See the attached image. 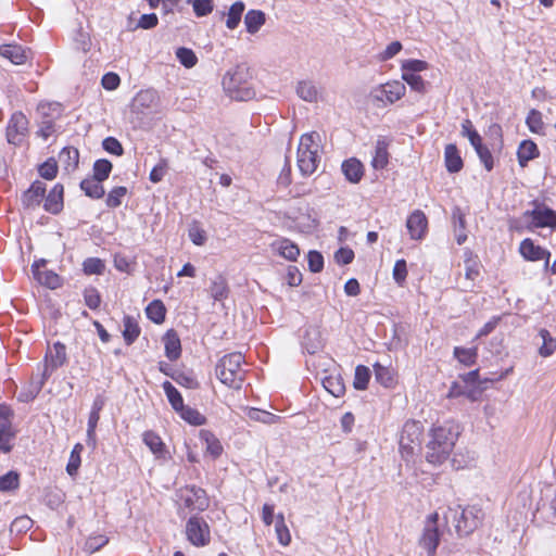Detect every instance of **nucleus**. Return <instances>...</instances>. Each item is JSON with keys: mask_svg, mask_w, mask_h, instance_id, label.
Returning <instances> with one entry per match:
<instances>
[{"mask_svg": "<svg viewBox=\"0 0 556 556\" xmlns=\"http://www.w3.org/2000/svg\"><path fill=\"white\" fill-rule=\"evenodd\" d=\"M128 190L124 186L114 187L106 197L105 204L108 207L115 208L122 204L123 198L127 194Z\"/></svg>", "mask_w": 556, "mask_h": 556, "instance_id": "37998d69", "label": "nucleus"}, {"mask_svg": "<svg viewBox=\"0 0 556 556\" xmlns=\"http://www.w3.org/2000/svg\"><path fill=\"white\" fill-rule=\"evenodd\" d=\"M476 153L478 154V156H479L481 163L484 165L485 169L488 172L492 170L493 166H494V161H493V156H492V153L489 150V148L484 146L483 148L477 150Z\"/></svg>", "mask_w": 556, "mask_h": 556, "instance_id": "774afa93", "label": "nucleus"}, {"mask_svg": "<svg viewBox=\"0 0 556 556\" xmlns=\"http://www.w3.org/2000/svg\"><path fill=\"white\" fill-rule=\"evenodd\" d=\"M18 475L15 471H9L0 477V491H11L18 488Z\"/></svg>", "mask_w": 556, "mask_h": 556, "instance_id": "6e6d98bb", "label": "nucleus"}, {"mask_svg": "<svg viewBox=\"0 0 556 556\" xmlns=\"http://www.w3.org/2000/svg\"><path fill=\"white\" fill-rule=\"evenodd\" d=\"M271 248L280 256L291 262L296 261L298 256L300 255L299 247L287 238L277 239L271 243Z\"/></svg>", "mask_w": 556, "mask_h": 556, "instance_id": "aec40b11", "label": "nucleus"}, {"mask_svg": "<svg viewBox=\"0 0 556 556\" xmlns=\"http://www.w3.org/2000/svg\"><path fill=\"white\" fill-rule=\"evenodd\" d=\"M402 79L410 87L412 90L418 93H425L427 83L419 74H402Z\"/></svg>", "mask_w": 556, "mask_h": 556, "instance_id": "8fccbe9b", "label": "nucleus"}, {"mask_svg": "<svg viewBox=\"0 0 556 556\" xmlns=\"http://www.w3.org/2000/svg\"><path fill=\"white\" fill-rule=\"evenodd\" d=\"M324 388L333 396L339 397L344 394L345 387L340 377H326L323 379Z\"/></svg>", "mask_w": 556, "mask_h": 556, "instance_id": "ea45409f", "label": "nucleus"}, {"mask_svg": "<svg viewBox=\"0 0 556 556\" xmlns=\"http://www.w3.org/2000/svg\"><path fill=\"white\" fill-rule=\"evenodd\" d=\"M157 93L152 89L139 91L131 102V111L138 114H149L157 105Z\"/></svg>", "mask_w": 556, "mask_h": 556, "instance_id": "f8f14e48", "label": "nucleus"}, {"mask_svg": "<svg viewBox=\"0 0 556 556\" xmlns=\"http://www.w3.org/2000/svg\"><path fill=\"white\" fill-rule=\"evenodd\" d=\"M480 275V263L471 256L465 260V281L460 282L464 291H469L473 287L475 280Z\"/></svg>", "mask_w": 556, "mask_h": 556, "instance_id": "b1692460", "label": "nucleus"}, {"mask_svg": "<svg viewBox=\"0 0 556 556\" xmlns=\"http://www.w3.org/2000/svg\"><path fill=\"white\" fill-rule=\"evenodd\" d=\"M208 292L215 301H223L228 296V286L224 277L217 276L212 280Z\"/></svg>", "mask_w": 556, "mask_h": 556, "instance_id": "72a5a7b5", "label": "nucleus"}, {"mask_svg": "<svg viewBox=\"0 0 556 556\" xmlns=\"http://www.w3.org/2000/svg\"><path fill=\"white\" fill-rule=\"evenodd\" d=\"M370 379V370L364 365H358L355 368L354 388L357 390H365Z\"/></svg>", "mask_w": 556, "mask_h": 556, "instance_id": "a18cd8bd", "label": "nucleus"}, {"mask_svg": "<svg viewBox=\"0 0 556 556\" xmlns=\"http://www.w3.org/2000/svg\"><path fill=\"white\" fill-rule=\"evenodd\" d=\"M452 518L455 522V530L459 536H467L477 530L484 518L483 510L478 505L460 506L448 508L445 519Z\"/></svg>", "mask_w": 556, "mask_h": 556, "instance_id": "7ed1b4c3", "label": "nucleus"}, {"mask_svg": "<svg viewBox=\"0 0 556 556\" xmlns=\"http://www.w3.org/2000/svg\"><path fill=\"white\" fill-rule=\"evenodd\" d=\"M109 539L103 534L90 535L86 542L84 549L90 554L98 552L101 547L108 544Z\"/></svg>", "mask_w": 556, "mask_h": 556, "instance_id": "603ef678", "label": "nucleus"}, {"mask_svg": "<svg viewBox=\"0 0 556 556\" xmlns=\"http://www.w3.org/2000/svg\"><path fill=\"white\" fill-rule=\"evenodd\" d=\"M295 92L303 101L317 102L320 99V90L312 80H300L296 84Z\"/></svg>", "mask_w": 556, "mask_h": 556, "instance_id": "412c9836", "label": "nucleus"}, {"mask_svg": "<svg viewBox=\"0 0 556 556\" xmlns=\"http://www.w3.org/2000/svg\"><path fill=\"white\" fill-rule=\"evenodd\" d=\"M140 334V328L138 323L130 316L124 317V331L123 337L125 342L130 345Z\"/></svg>", "mask_w": 556, "mask_h": 556, "instance_id": "c9c22d12", "label": "nucleus"}, {"mask_svg": "<svg viewBox=\"0 0 556 556\" xmlns=\"http://www.w3.org/2000/svg\"><path fill=\"white\" fill-rule=\"evenodd\" d=\"M63 192L64 188L61 184H56L49 192V194L45 195L43 207L47 212L51 214H58L63 208Z\"/></svg>", "mask_w": 556, "mask_h": 556, "instance_id": "6ab92c4d", "label": "nucleus"}, {"mask_svg": "<svg viewBox=\"0 0 556 556\" xmlns=\"http://www.w3.org/2000/svg\"><path fill=\"white\" fill-rule=\"evenodd\" d=\"M540 337L543 340L541 348L539 349V354L543 357L551 356L556 350V339L553 338L548 330L541 329L539 332Z\"/></svg>", "mask_w": 556, "mask_h": 556, "instance_id": "4c0bfd02", "label": "nucleus"}, {"mask_svg": "<svg viewBox=\"0 0 556 556\" xmlns=\"http://www.w3.org/2000/svg\"><path fill=\"white\" fill-rule=\"evenodd\" d=\"M163 390L175 410L179 412L184 408L185 405L181 394L169 381L163 383Z\"/></svg>", "mask_w": 556, "mask_h": 556, "instance_id": "e433bc0d", "label": "nucleus"}, {"mask_svg": "<svg viewBox=\"0 0 556 556\" xmlns=\"http://www.w3.org/2000/svg\"><path fill=\"white\" fill-rule=\"evenodd\" d=\"M428 63L422 60H405L402 62L401 70L402 74H418L428 68Z\"/></svg>", "mask_w": 556, "mask_h": 556, "instance_id": "09e8293b", "label": "nucleus"}, {"mask_svg": "<svg viewBox=\"0 0 556 556\" xmlns=\"http://www.w3.org/2000/svg\"><path fill=\"white\" fill-rule=\"evenodd\" d=\"M99 413L90 412L87 428V443L92 446H96V428L99 422Z\"/></svg>", "mask_w": 556, "mask_h": 556, "instance_id": "13d9d810", "label": "nucleus"}, {"mask_svg": "<svg viewBox=\"0 0 556 556\" xmlns=\"http://www.w3.org/2000/svg\"><path fill=\"white\" fill-rule=\"evenodd\" d=\"M83 451V445L80 443H77L70 457V462L66 466V471L70 476H74L77 473V470L80 466V452Z\"/></svg>", "mask_w": 556, "mask_h": 556, "instance_id": "5fc2aeb1", "label": "nucleus"}, {"mask_svg": "<svg viewBox=\"0 0 556 556\" xmlns=\"http://www.w3.org/2000/svg\"><path fill=\"white\" fill-rule=\"evenodd\" d=\"M422 430L420 421L408 420L404 424L399 440L400 452L404 459L407 460L420 451Z\"/></svg>", "mask_w": 556, "mask_h": 556, "instance_id": "423d86ee", "label": "nucleus"}, {"mask_svg": "<svg viewBox=\"0 0 556 556\" xmlns=\"http://www.w3.org/2000/svg\"><path fill=\"white\" fill-rule=\"evenodd\" d=\"M389 162L388 144L384 139H378L371 165L375 169H382Z\"/></svg>", "mask_w": 556, "mask_h": 556, "instance_id": "7c9ffc66", "label": "nucleus"}, {"mask_svg": "<svg viewBox=\"0 0 556 556\" xmlns=\"http://www.w3.org/2000/svg\"><path fill=\"white\" fill-rule=\"evenodd\" d=\"M191 4L197 16H206L213 11V0H187Z\"/></svg>", "mask_w": 556, "mask_h": 556, "instance_id": "864d4df0", "label": "nucleus"}, {"mask_svg": "<svg viewBox=\"0 0 556 556\" xmlns=\"http://www.w3.org/2000/svg\"><path fill=\"white\" fill-rule=\"evenodd\" d=\"M405 91L406 87L403 83L393 80L375 87L370 97L377 102L394 103L405 94Z\"/></svg>", "mask_w": 556, "mask_h": 556, "instance_id": "6e6552de", "label": "nucleus"}, {"mask_svg": "<svg viewBox=\"0 0 556 556\" xmlns=\"http://www.w3.org/2000/svg\"><path fill=\"white\" fill-rule=\"evenodd\" d=\"M27 129L28 121L26 116L21 112L14 113L7 127V138L9 143L15 146L20 144L23 137L26 135Z\"/></svg>", "mask_w": 556, "mask_h": 556, "instance_id": "9b49d317", "label": "nucleus"}, {"mask_svg": "<svg viewBox=\"0 0 556 556\" xmlns=\"http://www.w3.org/2000/svg\"><path fill=\"white\" fill-rule=\"evenodd\" d=\"M334 260L338 264L348 265L354 260V252L350 248H340L334 253Z\"/></svg>", "mask_w": 556, "mask_h": 556, "instance_id": "338daca9", "label": "nucleus"}, {"mask_svg": "<svg viewBox=\"0 0 556 556\" xmlns=\"http://www.w3.org/2000/svg\"><path fill=\"white\" fill-rule=\"evenodd\" d=\"M102 147L106 152L117 156L122 155L124 152L121 142L114 137L105 138L102 142Z\"/></svg>", "mask_w": 556, "mask_h": 556, "instance_id": "69168bd1", "label": "nucleus"}, {"mask_svg": "<svg viewBox=\"0 0 556 556\" xmlns=\"http://www.w3.org/2000/svg\"><path fill=\"white\" fill-rule=\"evenodd\" d=\"M186 534L194 546H205L210 543V528L202 518L191 517L186 525Z\"/></svg>", "mask_w": 556, "mask_h": 556, "instance_id": "9d476101", "label": "nucleus"}, {"mask_svg": "<svg viewBox=\"0 0 556 556\" xmlns=\"http://www.w3.org/2000/svg\"><path fill=\"white\" fill-rule=\"evenodd\" d=\"M454 356L458 359L459 363L465 366H471L476 363L478 356L477 348L465 349L460 346H456L454 349Z\"/></svg>", "mask_w": 556, "mask_h": 556, "instance_id": "58836bf2", "label": "nucleus"}, {"mask_svg": "<svg viewBox=\"0 0 556 556\" xmlns=\"http://www.w3.org/2000/svg\"><path fill=\"white\" fill-rule=\"evenodd\" d=\"M532 225L538 228L556 227V212L548 207H538L531 211Z\"/></svg>", "mask_w": 556, "mask_h": 556, "instance_id": "a211bd4d", "label": "nucleus"}, {"mask_svg": "<svg viewBox=\"0 0 556 556\" xmlns=\"http://www.w3.org/2000/svg\"><path fill=\"white\" fill-rule=\"evenodd\" d=\"M147 317L155 324H162L165 319L166 308L162 301L154 300L146 308Z\"/></svg>", "mask_w": 556, "mask_h": 556, "instance_id": "f704fd0d", "label": "nucleus"}, {"mask_svg": "<svg viewBox=\"0 0 556 556\" xmlns=\"http://www.w3.org/2000/svg\"><path fill=\"white\" fill-rule=\"evenodd\" d=\"M407 266L405 260H397L393 267V279L400 286L406 280Z\"/></svg>", "mask_w": 556, "mask_h": 556, "instance_id": "0e129e2a", "label": "nucleus"}, {"mask_svg": "<svg viewBox=\"0 0 556 556\" xmlns=\"http://www.w3.org/2000/svg\"><path fill=\"white\" fill-rule=\"evenodd\" d=\"M102 182V180L92 176L87 177L81 180L80 189L91 199H101L105 194Z\"/></svg>", "mask_w": 556, "mask_h": 556, "instance_id": "a878e982", "label": "nucleus"}, {"mask_svg": "<svg viewBox=\"0 0 556 556\" xmlns=\"http://www.w3.org/2000/svg\"><path fill=\"white\" fill-rule=\"evenodd\" d=\"M67 361L66 346L61 342H55L48 349L45 362L42 364L41 376L33 379L30 383L29 394L26 399H34L42 389L47 379L59 367L63 366Z\"/></svg>", "mask_w": 556, "mask_h": 556, "instance_id": "20e7f679", "label": "nucleus"}, {"mask_svg": "<svg viewBox=\"0 0 556 556\" xmlns=\"http://www.w3.org/2000/svg\"><path fill=\"white\" fill-rule=\"evenodd\" d=\"M79 161V152L76 148L65 147L59 153V162L64 165L67 172L74 170Z\"/></svg>", "mask_w": 556, "mask_h": 556, "instance_id": "2f4dec72", "label": "nucleus"}, {"mask_svg": "<svg viewBox=\"0 0 556 556\" xmlns=\"http://www.w3.org/2000/svg\"><path fill=\"white\" fill-rule=\"evenodd\" d=\"M428 226V220L424 212L420 210L414 211L407 218L406 227L413 240H420L424 238Z\"/></svg>", "mask_w": 556, "mask_h": 556, "instance_id": "2eb2a0df", "label": "nucleus"}, {"mask_svg": "<svg viewBox=\"0 0 556 556\" xmlns=\"http://www.w3.org/2000/svg\"><path fill=\"white\" fill-rule=\"evenodd\" d=\"M45 265V260L35 262L31 266L33 275L40 285L50 289H56L60 286V277L52 270H42L41 267Z\"/></svg>", "mask_w": 556, "mask_h": 556, "instance_id": "dca6fc26", "label": "nucleus"}, {"mask_svg": "<svg viewBox=\"0 0 556 556\" xmlns=\"http://www.w3.org/2000/svg\"><path fill=\"white\" fill-rule=\"evenodd\" d=\"M39 174L42 178H46L49 180L55 178V176L58 174L56 162L53 159L46 161L43 164L40 165Z\"/></svg>", "mask_w": 556, "mask_h": 556, "instance_id": "e2e57ef3", "label": "nucleus"}, {"mask_svg": "<svg viewBox=\"0 0 556 556\" xmlns=\"http://www.w3.org/2000/svg\"><path fill=\"white\" fill-rule=\"evenodd\" d=\"M439 515H430L425 523L422 535L419 539V545L425 548L429 556H433L440 542V532L438 528Z\"/></svg>", "mask_w": 556, "mask_h": 556, "instance_id": "1a4fd4ad", "label": "nucleus"}, {"mask_svg": "<svg viewBox=\"0 0 556 556\" xmlns=\"http://www.w3.org/2000/svg\"><path fill=\"white\" fill-rule=\"evenodd\" d=\"M374 369L375 378L380 384L389 388L394 383L393 374L389 367L382 366L377 363L374 365Z\"/></svg>", "mask_w": 556, "mask_h": 556, "instance_id": "79ce46f5", "label": "nucleus"}, {"mask_svg": "<svg viewBox=\"0 0 556 556\" xmlns=\"http://www.w3.org/2000/svg\"><path fill=\"white\" fill-rule=\"evenodd\" d=\"M247 75L243 67H237L232 73H228L225 77L223 85L227 91L230 92L231 98L240 101H247L254 97V91L249 87L242 86L244 76Z\"/></svg>", "mask_w": 556, "mask_h": 556, "instance_id": "0eeeda50", "label": "nucleus"}, {"mask_svg": "<svg viewBox=\"0 0 556 556\" xmlns=\"http://www.w3.org/2000/svg\"><path fill=\"white\" fill-rule=\"evenodd\" d=\"M143 442L157 458L165 457V444L162 442L161 438L156 433L152 431L144 432Z\"/></svg>", "mask_w": 556, "mask_h": 556, "instance_id": "c756f323", "label": "nucleus"}, {"mask_svg": "<svg viewBox=\"0 0 556 556\" xmlns=\"http://www.w3.org/2000/svg\"><path fill=\"white\" fill-rule=\"evenodd\" d=\"M186 494H182V498L187 507L197 508L203 510L207 507V498L205 491L201 488L191 486L185 490Z\"/></svg>", "mask_w": 556, "mask_h": 556, "instance_id": "f3484780", "label": "nucleus"}, {"mask_svg": "<svg viewBox=\"0 0 556 556\" xmlns=\"http://www.w3.org/2000/svg\"><path fill=\"white\" fill-rule=\"evenodd\" d=\"M243 361L244 357L239 352L225 355L216 365V377L222 383L233 389H240L244 379V371L241 368Z\"/></svg>", "mask_w": 556, "mask_h": 556, "instance_id": "39448f33", "label": "nucleus"}, {"mask_svg": "<svg viewBox=\"0 0 556 556\" xmlns=\"http://www.w3.org/2000/svg\"><path fill=\"white\" fill-rule=\"evenodd\" d=\"M176 56L179 62L187 68L193 67L198 62L195 53L191 49L185 47L177 49Z\"/></svg>", "mask_w": 556, "mask_h": 556, "instance_id": "3c124183", "label": "nucleus"}, {"mask_svg": "<svg viewBox=\"0 0 556 556\" xmlns=\"http://www.w3.org/2000/svg\"><path fill=\"white\" fill-rule=\"evenodd\" d=\"M0 55L10 60L13 64L21 65L27 60L25 50L17 45H3L0 47Z\"/></svg>", "mask_w": 556, "mask_h": 556, "instance_id": "bb28decb", "label": "nucleus"}, {"mask_svg": "<svg viewBox=\"0 0 556 556\" xmlns=\"http://www.w3.org/2000/svg\"><path fill=\"white\" fill-rule=\"evenodd\" d=\"M519 252L527 261L536 262L545 260V267H548L551 253L546 249L535 245L531 239L527 238L521 241Z\"/></svg>", "mask_w": 556, "mask_h": 556, "instance_id": "ddd939ff", "label": "nucleus"}, {"mask_svg": "<svg viewBox=\"0 0 556 556\" xmlns=\"http://www.w3.org/2000/svg\"><path fill=\"white\" fill-rule=\"evenodd\" d=\"M320 135L316 131L301 136L298 147V167L303 176L314 174L320 162Z\"/></svg>", "mask_w": 556, "mask_h": 556, "instance_id": "f03ea898", "label": "nucleus"}, {"mask_svg": "<svg viewBox=\"0 0 556 556\" xmlns=\"http://www.w3.org/2000/svg\"><path fill=\"white\" fill-rule=\"evenodd\" d=\"M46 195V185L36 180L31 186L22 194V203L26 208H36L43 201Z\"/></svg>", "mask_w": 556, "mask_h": 556, "instance_id": "4468645a", "label": "nucleus"}, {"mask_svg": "<svg viewBox=\"0 0 556 556\" xmlns=\"http://www.w3.org/2000/svg\"><path fill=\"white\" fill-rule=\"evenodd\" d=\"M112 163L109 160L100 159L97 160L93 164V175L92 177L98 178L102 181L109 178L110 173L112 172Z\"/></svg>", "mask_w": 556, "mask_h": 556, "instance_id": "49530a36", "label": "nucleus"}, {"mask_svg": "<svg viewBox=\"0 0 556 556\" xmlns=\"http://www.w3.org/2000/svg\"><path fill=\"white\" fill-rule=\"evenodd\" d=\"M342 173L344 174L346 180L352 184H357L361 181L364 175V166L363 164L355 157H351L345 160L342 163Z\"/></svg>", "mask_w": 556, "mask_h": 556, "instance_id": "4be33fe9", "label": "nucleus"}, {"mask_svg": "<svg viewBox=\"0 0 556 556\" xmlns=\"http://www.w3.org/2000/svg\"><path fill=\"white\" fill-rule=\"evenodd\" d=\"M83 267L87 275H101L105 265L100 258L89 257L84 262Z\"/></svg>", "mask_w": 556, "mask_h": 556, "instance_id": "4d7b16f0", "label": "nucleus"}, {"mask_svg": "<svg viewBox=\"0 0 556 556\" xmlns=\"http://www.w3.org/2000/svg\"><path fill=\"white\" fill-rule=\"evenodd\" d=\"M526 124L529 127L530 131H532L534 134L543 132L544 123L542 119V114L538 110L532 109L529 112V114L526 118Z\"/></svg>", "mask_w": 556, "mask_h": 556, "instance_id": "de8ad7c7", "label": "nucleus"}, {"mask_svg": "<svg viewBox=\"0 0 556 556\" xmlns=\"http://www.w3.org/2000/svg\"><path fill=\"white\" fill-rule=\"evenodd\" d=\"M165 355L170 361H176L181 354L180 339L174 329H169L164 338Z\"/></svg>", "mask_w": 556, "mask_h": 556, "instance_id": "5701e85b", "label": "nucleus"}, {"mask_svg": "<svg viewBox=\"0 0 556 556\" xmlns=\"http://www.w3.org/2000/svg\"><path fill=\"white\" fill-rule=\"evenodd\" d=\"M86 305L90 309H97L101 303V296L96 288H87L84 292Z\"/></svg>", "mask_w": 556, "mask_h": 556, "instance_id": "052dcab7", "label": "nucleus"}, {"mask_svg": "<svg viewBox=\"0 0 556 556\" xmlns=\"http://www.w3.org/2000/svg\"><path fill=\"white\" fill-rule=\"evenodd\" d=\"M265 13L260 10H250L244 16V24L249 34H256L265 24Z\"/></svg>", "mask_w": 556, "mask_h": 556, "instance_id": "c85d7f7f", "label": "nucleus"}, {"mask_svg": "<svg viewBox=\"0 0 556 556\" xmlns=\"http://www.w3.org/2000/svg\"><path fill=\"white\" fill-rule=\"evenodd\" d=\"M308 268L313 273H319L324 268V256L318 251H309L307 255Z\"/></svg>", "mask_w": 556, "mask_h": 556, "instance_id": "680f3d73", "label": "nucleus"}, {"mask_svg": "<svg viewBox=\"0 0 556 556\" xmlns=\"http://www.w3.org/2000/svg\"><path fill=\"white\" fill-rule=\"evenodd\" d=\"M244 8L245 5L242 1H237L230 7L226 21V26L229 29H235L239 25Z\"/></svg>", "mask_w": 556, "mask_h": 556, "instance_id": "a19ab883", "label": "nucleus"}, {"mask_svg": "<svg viewBox=\"0 0 556 556\" xmlns=\"http://www.w3.org/2000/svg\"><path fill=\"white\" fill-rule=\"evenodd\" d=\"M243 410H244L245 415L251 420L260 421V422H263L266 425L276 424L277 420L279 419L278 416H276L269 412L262 410V409L254 408V407H244Z\"/></svg>", "mask_w": 556, "mask_h": 556, "instance_id": "473e14b6", "label": "nucleus"}, {"mask_svg": "<svg viewBox=\"0 0 556 556\" xmlns=\"http://www.w3.org/2000/svg\"><path fill=\"white\" fill-rule=\"evenodd\" d=\"M179 412L181 418L190 425L202 426L206 421L205 417L194 408L184 406Z\"/></svg>", "mask_w": 556, "mask_h": 556, "instance_id": "c03bdc74", "label": "nucleus"}, {"mask_svg": "<svg viewBox=\"0 0 556 556\" xmlns=\"http://www.w3.org/2000/svg\"><path fill=\"white\" fill-rule=\"evenodd\" d=\"M459 434V428L454 422H445L434 427L426 445V459L433 465H441L452 453Z\"/></svg>", "mask_w": 556, "mask_h": 556, "instance_id": "f257e3e1", "label": "nucleus"}, {"mask_svg": "<svg viewBox=\"0 0 556 556\" xmlns=\"http://www.w3.org/2000/svg\"><path fill=\"white\" fill-rule=\"evenodd\" d=\"M444 161L446 169L450 173H458L464 166L459 151L454 143H448L445 147Z\"/></svg>", "mask_w": 556, "mask_h": 556, "instance_id": "393cba45", "label": "nucleus"}, {"mask_svg": "<svg viewBox=\"0 0 556 556\" xmlns=\"http://www.w3.org/2000/svg\"><path fill=\"white\" fill-rule=\"evenodd\" d=\"M539 155V149L536 144L531 140H523L518 148L517 156L521 167H525L529 161L535 159Z\"/></svg>", "mask_w": 556, "mask_h": 556, "instance_id": "cd10ccee", "label": "nucleus"}, {"mask_svg": "<svg viewBox=\"0 0 556 556\" xmlns=\"http://www.w3.org/2000/svg\"><path fill=\"white\" fill-rule=\"evenodd\" d=\"M275 529L279 543L283 546L289 545L291 542V535L288 528L285 525L282 516H279V520L276 522Z\"/></svg>", "mask_w": 556, "mask_h": 556, "instance_id": "bf43d9fd", "label": "nucleus"}]
</instances>
